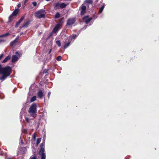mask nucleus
<instances>
[{
	"mask_svg": "<svg viewBox=\"0 0 159 159\" xmlns=\"http://www.w3.org/2000/svg\"><path fill=\"white\" fill-rule=\"evenodd\" d=\"M19 36L17 37L13 41L10 43V45L11 46H14L15 44L17 42L19 39Z\"/></svg>",
	"mask_w": 159,
	"mask_h": 159,
	"instance_id": "nucleus-14",
	"label": "nucleus"
},
{
	"mask_svg": "<svg viewBox=\"0 0 159 159\" xmlns=\"http://www.w3.org/2000/svg\"><path fill=\"white\" fill-rule=\"evenodd\" d=\"M19 11V9H16L10 15L9 17V20L8 23H11L14 18V16H15L17 15Z\"/></svg>",
	"mask_w": 159,
	"mask_h": 159,
	"instance_id": "nucleus-5",
	"label": "nucleus"
},
{
	"mask_svg": "<svg viewBox=\"0 0 159 159\" xmlns=\"http://www.w3.org/2000/svg\"><path fill=\"white\" fill-rule=\"evenodd\" d=\"M65 1H71V0H65Z\"/></svg>",
	"mask_w": 159,
	"mask_h": 159,
	"instance_id": "nucleus-47",
	"label": "nucleus"
},
{
	"mask_svg": "<svg viewBox=\"0 0 159 159\" xmlns=\"http://www.w3.org/2000/svg\"><path fill=\"white\" fill-rule=\"evenodd\" d=\"M34 156L33 157H31L30 158L31 159H37V156L35 155V154H34Z\"/></svg>",
	"mask_w": 159,
	"mask_h": 159,
	"instance_id": "nucleus-31",
	"label": "nucleus"
},
{
	"mask_svg": "<svg viewBox=\"0 0 159 159\" xmlns=\"http://www.w3.org/2000/svg\"><path fill=\"white\" fill-rule=\"evenodd\" d=\"M41 141V139H38L37 141L36 144L37 145L40 143Z\"/></svg>",
	"mask_w": 159,
	"mask_h": 159,
	"instance_id": "nucleus-30",
	"label": "nucleus"
},
{
	"mask_svg": "<svg viewBox=\"0 0 159 159\" xmlns=\"http://www.w3.org/2000/svg\"><path fill=\"white\" fill-rule=\"evenodd\" d=\"M60 16V15L59 13L57 12L55 15L54 17L55 18H59Z\"/></svg>",
	"mask_w": 159,
	"mask_h": 159,
	"instance_id": "nucleus-24",
	"label": "nucleus"
},
{
	"mask_svg": "<svg viewBox=\"0 0 159 159\" xmlns=\"http://www.w3.org/2000/svg\"><path fill=\"white\" fill-rule=\"evenodd\" d=\"M92 25V24H90V25Z\"/></svg>",
	"mask_w": 159,
	"mask_h": 159,
	"instance_id": "nucleus-49",
	"label": "nucleus"
},
{
	"mask_svg": "<svg viewBox=\"0 0 159 159\" xmlns=\"http://www.w3.org/2000/svg\"><path fill=\"white\" fill-rule=\"evenodd\" d=\"M82 20L83 22L87 24L93 20V18L89 17V16L87 15L83 17L82 18Z\"/></svg>",
	"mask_w": 159,
	"mask_h": 159,
	"instance_id": "nucleus-7",
	"label": "nucleus"
},
{
	"mask_svg": "<svg viewBox=\"0 0 159 159\" xmlns=\"http://www.w3.org/2000/svg\"><path fill=\"white\" fill-rule=\"evenodd\" d=\"M52 34H50V36H51V35H52Z\"/></svg>",
	"mask_w": 159,
	"mask_h": 159,
	"instance_id": "nucleus-50",
	"label": "nucleus"
},
{
	"mask_svg": "<svg viewBox=\"0 0 159 159\" xmlns=\"http://www.w3.org/2000/svg\"><path fill=\"white\" fill-rule=\"evenodd\" d=\"M11 58V56L8 55L2 61V63H4L6 62L8 60H9Z\"/></svg>",
	"mask_w": 159,
	"mask_h": 159,
	"instance_id": "nucleus-18",
	"label": "nucleus"
},
{
	"mask_svg": "<svg viewBox=\"0 0 159 159\" xmlns=\"http://www.w3.org/2000/svg\"><path fill=\"white\" fill-rule=\"evenodd\" d=\"M60 2H58L57 3H56L55 4V9H57L58 8V7H60Z\"/></svg>",
	"mask_w": 159,
	"mask_h": 159,
	"instance_id": "nucleus-22",
	"label": "nucleus"
},
{
	"mask_svg": "<svg viewBox=\"0 0 159 159\" xmlns=\"http://www.w3.org/2000/svg\"><path fill=\"white\" fill-rule=\"evenodd\" d=\"M7 159H12L11 158H7Z\"/></svg>",
	"mask_w": 159,
	"mask_h": 159,
	"instance_id": "nucleus-46",
	"label": "nucleus"
},
{
	"mask_svg": "<svg viewBox=\"0 0 159 159\" xmlns=\"http://www.w3.org/2000/svg\"><path fill=\"white\" fill-rule=\"evenodd\" d=\"M33 137L34 139H35V134H34L33 135Z\"/></svg>",
	"mask_w": 159,
	"mask_h": 159,
	"instance_id": "nucleus-41",
	"label": "nucleus"
},
{
	"mask_svg": "<svg viewBox=\"0 0 159 159\" xmlns=\"http://www.w3.org/2000/svg\"><path fill=\"white\" fill-rule=\"evenodd\" d=\"M68 4V3L67 4H66L64 3H62L60 4V8L61 9L64 8H65L66 6Z\"/></svg>",
	"mask_w": 159,
	"mask_h": 159,
	"instance_id": "nucleus-19",
	"label": "nucleus"
},
{
	"mask_svg": "<svg viewBox=\"0 0 159 159\" xmlns=\"http://www.w3.org/2000/svg\"><path fill=\"white\" fill-rule=\"evenodd\" d=\"M45 0L47 1L48 2V1H51V0Z\"/></svg>",
	"mask_w": 159,
	"mask_h": 159,
	"instance_id": "nucleus-45",
	"label": "nucleus"
},
{
	"mask_svg": "<svg viewBox=\"0 0 159 159\" xmlns=\"http://www.w3.org/2000/svg\"><path fill=\"white\" fill-rule=\"evenodd\" d=\"M32 4H33V5L34 7H36L37 5V3L36 2H32Z\"/></svg>",
	"mask_w": 159,
	"mask_h": 159,
	"instance_id": "nucleus-34",
	"label": "nucleus"
},
{
	"mask_svg": "<svg viewBox=\"0 0 159 159\" xmlns=\"http://www.w3.org/2000/svg\"><path fill=\"white\" fill-rule=\"evenodd\" d=\"M97 17V16H94L92 18H93V19H94V20L96 19Z\"/></svg>",
	"mask_w": 159,
	"mask_h": 159,
	"instance_id": "nucleus-37",
	"label": "nucleus"
},
{
	"mask_svg": "<svg viewBox=\"0 0 159 159\" xmlns=\"http://www.w3.org/2000/svg\"><path fill=\"white\" fill-rule=\"evenodd\" d=\"M22 34V33H20V35H21V34Z\"/></svg>",
	"mask_w": 159,
	"mask_h": 159,
	"instance_id": "nucleus-48",
	"label": "nucleus"
},
{
	"mask_svg": "<svg viewBox=\"0 0 159 159\" xmlns=\"http://www.w3.org/2000/svg\"><path fill=\"white\" fill-rule=\"evenodd\" d=\"M23 143H23V141L22 138L21 137L20 138V144H23Z\"/></svg>",
	"mask_w": 159,
	"mask_h": 159,
	"instance_id": "nucleus-32",
	"label": "nucleus"
},
{
	"mask_svg": "<svg viewBox=\"0 0 159 159\" xmlns=\"http://www.w3.org/2000/svg\"><path fill=\"white\" fill-rule=\"evenodd\" d=\"M21 6V5H20V4H18V5H17V7H20Z\"/></svg>",
	"mask_w": 159,
	"mask_h": 159,
	"instance_id": "nucleus-42",
	"label": "nucleus"
},
{
	"mask_svg": "<svg viewBox=\"0 0 159 159\" xmlns=\"http://www.w3.org/2000/svg\"><path fill=\"white\" fill-rule=\"evenodd\" d=\"M56 43L58 47H60L61 45V42L59 40L57 41L56 42Z\"/></svg>",
	"mask_w": 159,
	"mask_h": 159,
	"instance_id": "nucleus-28",
	"label": "nucleus"
},
{
	"mask_svg": "<svg viewBox=\"0 0 159 159\" xmlns=\"http://www.w3.org/2000/svg\"><path fill=\"white\" fill-rule=\"evenodd\" d=\"M52 51V48H51L50 49V50H49V52H48V54H51L50 53H51V52Z\"/></svg>",
	"mask_w": 159,
	"mask_h": 159,
	"instance_id": "nucleus-36",
	"label": "nucleus"
},
{
	"mask_svg": "<svg viewBox=\"0 0 159 159\" xmlns=\"http://www.w3.org/2000/svg\"><path fill=\"white\" fill-rule=\"evenodd\" d=\"M104 5H102L101 7L99 9V13H101L102 12V11L104 8Z\"/></svg>",
	"mask_w": 159,
	"mask_h": 159,
	"instance_id": "nucleus-21",
	"label": "nucleus"
},
{
	"mask_svg": "<svg viewBox=\"0 0 159 159\" xmlns=\"http://www.w3.org/2000/svg\"><path fill=\"white\" fill-rule=\"evenodd\" d=\"M36 96H34L32 97L30 99V102H32L36 100Z\"/></svg>",
	"mask_w": 159,
	"mask_h": 159,
	"instance_id": "nucleus-23",
	"label": "nucleus"
},
{
	"mask_svg": "<svg viewBox=\"0 0 159 159\" xmlns=\"http://www.w3.org/2000/svg\"><path fill=\"white\" fill-rule=\"evenodd\" d=\"M37 95L39 98H42L43 96V93L42 91L41 90L39 91L37 93Z\"/></svg>",
	"mask_w": 159,
	"mask_h": 159,
	"instance_id": "nucleus-16",
	"label": "nucleus"
},
{
	"mask_svg": "<svg viewBox=\"0 0 159 159\" xmlns=\"http://www.w3.org/2000/svg\"><path fill=\"white\" fill-rule=\"evenodd\" d=\"M28 1V0H24V3H25L26 2Z\"/></svg>",
	"mask_w": 159,
	"mask_h": 159,
	"instance_id": "nucleus-44",
	"label": "nucleus"
},
{
	"mask_svg": "<svg viewBox=\"0 0 159 159\" xmlns=\"http://www.w3.org/2000/svg\"><path fill=\"white\" fill-rule=\"evenodd\" d=\"M71 39L70 38H68L67 41H66L64 42L65 45L64 46L63 48L64 49L67 48L70 45V43L71 42Z\"/></svg>",
	"mask_w": 159,
	"mask_h": 159,
	"instance_id": "nucleus-11",
	"label": "nucleus"
},
{
	"mask_svg": "<svg viewBox=\"0 0 159 159\" xmlns=\"http://www.w3.org/2000/svg\"><path fill=\"white\" fill-rule=\"evenodd\" d=\"M45 11L44 10L41 9L36 12L35 16L39 19L45 18Z\"/></svg>",
	"mask_w": 159,
	"mask_h": 159,
	"instance_id": "nucleus-4",
	"label": "nucleus"
},
{
	"mask_svg": "<svg viewBox=\"0 0 159 159\" xmlns=\"http://www.w3.org/2000/svg\"><path fill=\"white\" fill-rule=\"evenodd\" d=\"M30 22H31L30 20H29L26 21L23 24V25L21 27V28L27 27L28 26V25L30 24Z\"/></svg>",
	"mask_w": 159,
	"mask_h": 159,
	"instance_id": "nucleus-15",
	"label": "nucleus"
},
{
	"mask_svg": "<svg viewBox=\"0 0 159 159\" xmlns=\"http://www.w3.org/2000/svg\"><path fill=\"white\" fill-rule=\"evenodd\" d=\"M48 57L47 58V60H49L51 59L52 55L51 54H49Z\"/></svg>",
	"mask_w": 159,
	"mask_h": 159,
	"instance_id": "nucleus-29",
	"label": "nucleus"
},
{
	"mask_svg": "<svg viewBox=\"0 0 159 159\" xmlns=\"http://www.w3.org/2000/svg\"><path fill=\"white\" fill-rule=\"evenodd\" d=\"M86 12V7L85 6L82 5L80 7V15H83Z\"/></svg>",
	"mask_w": 159,
	"mask_h": 159,
	"instance_id": "nucleus-10",
	"label": "nucleus"
},
{
	"mask_svg": "<svg viewBox=\"0 0 159 159\" xmlns=\"http://www.w3.org/2000/svg\"><path fill=\"white\" fill-rule=\"evenodd\" d=\"M85 2L88 4H92L93 2L92 0H85Z\"/></svg>",
	"mask_w": 159,
	"mask_h": 159,
	"instance_id": "nucleus-26",
	"label": "nucleus"
},
{
	"mask_svg": "<svg viewBox=\"0 0 159 159\" xmlns=\"http://www.w3.org/2000/svg\"><path fill=\"white\" fill-rule=\"evenodd\" d=\"M51 92H49L48 93V98H49L50 96V94H51Z\"/></svg>",
	"mask_w": 159,
	"mask_h": 159,
	"instance_id": "nucleus-39",
	"label": "nucleus"
},
{
	"mask_svg": "<svg viewBox=\"0 0 159 159\" xmlns=\"http://www.w3.org/2000/svg\"><path fill=\"white\" fill-rule=\"evenodd\" d=\"M60 26V25L59 24H57L53 29L52 32L53 33H56L59 30Z\"/></svg>",
	"mask_w": 159,
	"mask_h": 159,
	"instance_id": "nucleus-12",
	"label": "nucleus"
},
{
	"mask_svg": "<svg viewBox=\"0 0 159 159\" xmlns=\"http://www.w3.org/2000/svg\"><path fill=\"white\" fill-rule=\"evenodd\" d=\"M75 21V19L74 18L69 19L67 22L66 25L70 26L73 24Z\"/></svg>",
	"mask_w": 159,
	"mask_h": 159,
	"instance_id": "nucleus-8",
	"label": "nucleus"
},
{
	"mask_svg": "<svg viewBox=\"0 0 159 159\" xmlns=\"http://www.w3.org/2000/svg\"><path fill=\"white\" fill-rule=\"evenodd\" d=\"M12 70H0V75H2L0 80L2 81L9 76L11 73Z\"/></svg>",
	"mask_w": 159,
	"mask_h": 159,
	"instance_id": "nucleus-2",
	"label": "nucleus"
},
{
	"mask_svg": "<svg viewBox=\"0 0 159 159\" xmlns=\"http://www.w3.org/2000/svg\"><path fill=\"white\" fill-rule=\"evenodd\" d=\"M45 143V140H44L40 146V148L39 151V153L41 157V159H46V154L44 153Z\"/></svg>",
	"mask_w": 159,
	"mask_h": 159,
	"instance_id": "nucleus-3",
	"label": "nucleus"
},
{
	"mask_svg": "<svg viewBox=\"0 0 159 159\" xmlns=\"http://www.w3.org/2000/svg\"><path fill=\"white\" fill-rule=\"evenodd\" d=\"M11 67L9 66H7L4 67H2V65L0 64V70H11Z\"/></svg>",
	"mask_w": 159,
	"mask_h": 159,
	"instance_id": "nucleus-17",
	"label": "nucleus"
},
{
	"mask_svg": "<svg viewBox=\"0 0 159 159\" xmlns=\"http://www.w3.org/2000/svg\"><path fill=\"white\" fill-rule=\"evenodd\" d=\"M25 120L27 123H29L30 122V120L29 118L28 117H25Z\"/></svg>",
	"mask_w": 159,
	"mask_h": 159,
	"instance_id": "nucleus-33",
	"label": "nucleus"
},
{
	"mask_svg": "<svg viewBox=\"0 0 159 159\" xmlns=\"http://www.w3.org/2000/svg\"><path fill=\"white\" fill-rule=\"evenodd\" d=\"M16 54L15 55H13L12 57L11 61L12 62H15L17 61L21 55V53L18 52H16Z\"/></svg>",
	"mask_w": 159,
	"mask_h": 159,
	"instance_id": "nucleus-6",
	"label": "nucleus"
},
{
	"mask_svg": "<svg viewBox=\"0 0 159 159\" xmlns=\"http://www.w3.org/2000/svg\"><path fill=\"white\" fill-rule=\"evenodd\" d=\"M87 25H85V26L83 27V30H85V29L86 28H87Z\"/></svg>",
	"mask_w": 159,
	"mask_h": 159,
	"instance_id": "nucleus-40",
	"label": "nucleus"
},
{
	"mask_svg": "<svg viewBox=\"0 0 159 159\" xmlns=\"http://www.w3.org/2000/svg\"><path fill=\"white\" fill-rule=\"evenodd\" d=\"M4 40H2V39H0V43L2 42H4Z\"/></svg>",
	"mask_w": 159,
	"mask_h": 159,
	"instance_id": "nucleus-43",
	"label": "nucleus"
},
{
	"mask_svg": "<svg viewBox=\"0 0 159 159\" xmlns=\"http://www.w3.org/2000/svg\"><path fill=\"white\" fill-rule=\"evenodd\" d=\"M37 105L35 103H33L30 107L28 110V112L31 116L35 117L37 115Z\"/></svg>",
	"mask_w": 159,
	"mask_h": 159,
	"instance_id": "nucleus-1",
	"label": "nucleus"
},
{
	"mask_svg": "<svg viewBox=\"0 0 159 159\" xmlns=\"http://www.w3.org/2000/svg\"><path fill=\"white\" fill-rule=\"evenodd\" d=\"M26 148L25 147L20 148L17 153V155H23L26 151Z\"/></svg>",
	"mask_w": 159,
	"mask_h": 159,
	"instance_id": "nucleus-9",
	"label": "nucleus"
},
{
	"mask_svg": "<svg viewBox=\"0 0 159 159\" xmlns=\"http://www.w3.org/2000/svg\"><path fill=\"white\" fill-rule=\"evenodd\" d=\"M10 35V34L9 33H7L6 34H4L2 35H0V37H6Z\"/></svg>",
	"mask_w": 159,
	"mask_h": 159,
	"instance_id": "nucleus-25",
	"label": "nucleus"
},
{
	"mask_svg": "<svg viewBox=\"0 0 159 159\" xmlns=\"http://www.w3.org/2000/svg\"><path fill=\"white\" fill-rule=\"evenodd\" d=\"M25 18L24 16H22L20 19L16 22V24L15 25V28H17L18 26L20 25V24L22 21Z\"/></svg>",
	"mask_w": 159,
	"mask_h": 159,
	"instance_id": "nucleus-13",
	"label": "nucleus"
},
{
	"mask_svg": "<svg viewBox=\"0 0 159 159\" xmlns=\"http://www.w3.org/2000/svg\"><path fill=\"white\" fill-rule=\"evenodd\" d=\"M3 54H2L0 55V60H1L2 58L3 57Z\"/></svg>",
	"mask_w": 159,
	"mask_h": 159,
	"instance_id": "nucleus-38",
	"label": "nucleus"
},
{
	"mask_svg": "<svg viewBox=\"0 0 159 159\" xmlns=\"http://www.w3.org/2000/svg\"><path fill=\"white\" fill-rule=\"evenodd\" d=\"M61 59L62 57L61 56H59L57 57L56 59L57 61H60L61 60Z\"/></svg>",
	"mask_w": 159,
	"mask_h": 159,
	"instance_id": "nucleus-27",
	"label": "nucleus"
},
{
	"mask_svg": "<svg viewBox=\"0 0 159 159\" xmlns=\"http://www.w3.org/2000/svg\"><path fill=\"white\" fill-rule=\"evenodd\" d=\"M78 36V35L76 34H73L71 35L68 38L71 39V41L72 39H75Z\"/></svg>",
	"mask_w": 159,
	"mask_h": 159,
	"instance_id": "nucleus-20",
	"label": "nucleus"
},
{
	"mask_svg": "<svg viewBox=\"0 0 159 159\" xmlns=\"http://www.w3.org/2000/svg\"><path fill=\"white\" fill-rule=\"evenodd\" d=\"M48 70H44L43 72V74H46L48 73Z\"/></svg>",
	"mask_w": 159,
	"mask_h": 159,
	"instance_id": "nucleus-35",
	"label": "nucleus"
}]
</instances>
